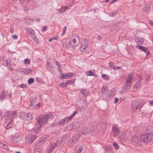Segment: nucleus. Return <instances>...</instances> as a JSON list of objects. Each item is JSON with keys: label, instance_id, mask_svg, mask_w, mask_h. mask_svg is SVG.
I'll list each match as a JSON object with an SVG mask.
<instances>
[{"label": "nucleus", "instance_id": "obj_1", "mask_svg": "<svg viewBox=\"0 0 153 153\" xmlns=\"http://www.w3.org/2000/svg\"><path fill=\"white\" fill-rule=\"evenodd\" d=\"M54 117V116L51 114L44 115L42 117H38L37 120L40 127H41L44 124L47 123L48 120L50 119H51L53 118Z\"/></svg>", "mask_w": 153, "mask_h": 153}, {"label": "nucleus", "instance_id": "obj_2", "mask_svg": "<svg viewBox=\"0 0 153 153\" xmlns=\"http://www.w3.org/2000/svg\"><path fill=\"white\" fill-rule=\"evenodd\" d=\"M140 140L143 143H147L153 140V133H144L140 135Z\"/></svg>", "mask_w": 153, "mask_h": 153}, {"label": "nucleus", "instance_id": "obj_3", "mask_svg": "<svg viewBox=\"0 0 153 153\" xmlns=\"http://www.w3.org/2000/svg\"><path fill=\"white\" fill-rule=\"evenodd\" d=\"M131 107L133 111L135 112H140L141 108V105L138 100H133L131 103Z\"/></svg>", "mask_w": 153, "mask_h": 153}, {"label": "nucleus", "instance_id": "obj_4", "mask_svg": "<svg viewBox=\"0 0 153 153\" xmlns=\"http://www.w3.org/2000/svg\"><path fill=\"white\" fill-rule=\"evenodd\" d=\"M77 111H75L73 113L71 116H70L69 117H66L64 119L59 120V125L60 126H62L64 125L66 122L72 119L74 116L77 114Z\"/></svg>", "mask_w": 153, "mask_h": 153}, {"label": "nucleus", "instance_id": "obj_5", "mask_svg": "<svg viewBox=\"0 0 153 153\" xmlns=\"http://www.w3.org/2000/svg\"><path fill=\"white\" fill-rule=\"evenodd\" d=\"M10 138L11 141L14 143H18L22 139L21 136L18 134H16L14 136H11Z\"/></svg>", "mask_w": 153, "mask_h": 153}, {"label": "nucleus", "instance_id": "obj_6", "mask_svg": "<svg viewBox=\"0 0 153 153\" xmlns=\"http://www.w3.org/2000/svg\"><path fill=\"white\" fill-rule=\"evenodd\" d=\"M58 142H56L55 143H52L48 147L47 150V153H50L57 146V143Z\"/></svg>", "mask_w": 153, "mask_h": 153}, {"label": "nucleus", "instance_id": "obj_7", "mask_svg": "<svg viewBox=\"0 0 153 153\" xmlns=\"http://www.w3.org/2000/svg\"><path fill=\"white\" fill-rule=\"evenodd\" d=\"M58 142H56L55 143H52L48 147L47 150V153H50L57 146V143Z\"/></svg>", "mask_w": 153, "mask_h": 153}, {"label": "nucleus", "instance_id": "obj_8", "mask_svg": "<svg viewBox=\"0 0 153 153\" xmlns=\"http://www.w3.org/2000/svg\"><path fill=\"white\" fill-rule=\"evenodd\" d=\"M79 138V135L77 134L75 135L70 140L69 144L71 146L74 145Z\"/></svg>", "mask_w": 153, "mask_h": 153}, {"label": "nucleus", "instance_id": "obj_9", "mask_svg": "<svg viewBox=\"0 0 153 153\" xmlns=\"http://www.w3.org/2000/svg\"><path fill=\"white\" fill-rule=\"evenodd\" d=\"M131 83L126 81L122 87L123 91L125 92L128 91L131 88Z\"/></svg>", "mask_w": 153, "mask_h": 153}, {"label": "nucleus", "instance_id": "obj_10", "mask_svg": "<svg viewBox=\"0 0 153 153\" xmlns=\"http://www.w3.org/2000/svg\"><path fill=\"white\" fill-rule=\"evenodd\" d=\"M115 95V88H112L111 91L110 93L106 95V98L109 99L113 97Z\"/></svg>", "mask_w": 153, "mask_h": 153}, {"label": "nucleus", "instance_id": "obj_11", "mask_svg": "<svg viewBox=\"0 0 153 153\" xmlns=\"http://www.w3.org/2000/svg\"><path fill=\"white\" fill-rule=\"evenodd\" d=\"M26 30L27 32L30 34L32 38H35V33L32 28L30 27H27L26 29Z\"/></svg>", "mask_w": 153, "mask_h": 153}, {"label": "nucleus", "instance_id": "obj_12", "mask_svg": "<svg viewBox=\"0 0 153 153\" xmlns=\"http://www.w3.org/2000/svg\"><path fill=\"white\" fill-rule=\"evenodd\" d=\"M16 114V111H14L12 112H9L6 115L7 118H10L11 120L14 118L15 115Z\"/></svg>", "mask_w": 153, "mask_h": 153}, {"label": "nucleus", "instance_id": "obj_13", "mask_svg": "<svg viewBox=\"0 0 153 153\" xmlns=\"http://www.w3.org/2000/svg\"><path fill=\"white\" fill-rule=\"evenodd\" d=\"M74 74L73 73H68L63 74L62 75V77L64 79H68L73 76Z\"/></svg>", "mask_w": 153, "mask_h": 153}, {"label": "nucleus", "instance_id": "obj_14", "mask_svg": "<svg viewBox=\"0 0 153 153\" xmlns=\"http://www.w3.org/2000/svg\"><path fill=\"white\" fill-rule=\"evenodd\" d=\"M11 62V59H8L3 62V65L5 66L9 67L10 68H11V66L10 65Z\"/></svg>", "mask_w": 153, "mask_h": 153}, {"label": "nucleus", "instance_id": "obj_15", "mask_svg": "<svg viewBox=\"0 0 153 153\" xmlns=\"http://www.w3.org/2000/svg\"><path fill=\"white\" fill-rule=\"evenodd\" d=\"M133 74L132 73H131L128 75L126 81L131 83V80L133 79Z\"/></svg>", "mask_w": 153, "mask_h": 153}, {"label": "nucleus", "instance_id": "obj_16", "mask_svg": "<svg viewBox=\"0 0 153 153\" xmlns=\"http://www.w3.org/2000/svg\"><path fill=\"white\" fill-rule=\"evenodd\" d=\"M36 136L33 134H30L28 136V138L29 141V144L32 143L36 138Z\"/></svg>", "mask_w": 153, "mask_h": 153}, {"label": "nucleus", "instance_id": "obj_17", "mask_svg": "<svg viewBox=\"0 0 153 153\" xmlns=\"http://www.w3.org/2000/svg\"><path fill=\"white\" fill-rule=\"evenodd\" d=\"M141 84V82L140 81H138L136 82L134 85V91H136L138 88L140 87Z\"/></svg>", "mask_w": 153, "mask_h": 153}, {"label": "nucleus", "instance_id": "obj_18", "mask_svg": "<svg viewBox=\"0 0 153 153\" xmlns=\"http://www.w3.org/2000/svg\"><path fill=\"white\" fill-rule=\"evenodd\" d=\"M108 90V88L106 85H104L101 89L102 94L104 95Z\"/></svg>", "mask_w": 153, "mask_h": 153}, {"label": "nucleus", "instance_id": "obj_19", "mask_svg": "<svg viewBox=\"0 0 153 153\" xmlns=\"http://www.w3.org/2000/svg\"><path fill=\"white\" fill-rule=\"evenodd\" d=\"M27 114L25 113L22 112L20 113L19 116L22 119L25 120H27Z\"/></svg>", "mask_w": 153, "mask_h": 153}, {"label": "nucleus", "instance_id": "obj_20", "mask_svg": "<svg viewBox=\"0 0 153 153\" xmlns=\"http://www.w3.org/2000/svg\"><path fill=\"white\" fill-rule=\"evenodd\" d=\"M76 127V125L75 123H70L68 126L67 127V129L68 130H71L72 129H74Z\"/></svg>", "mask_w": 153, "mask_h": 153}, {"label": "nucleus", "instance_id": "obj_21", "mask_svg": "<svg viewBox=\"0 0 153 153\" xmlns=\"http://www.w3.org/2000/svg\"><path fill=\"white\" fill-rule=\"evenodd\" d=\"M135 40L136 42L139 44H141L143 42V38H139L138 37L135 38Z\"/></svg>", "mask_w": 153, "mask_h": 153}, {"label": "nucleus", "instance_id": "obj_22", "mask_svg": "<svg viewBox=\"0 0 153 153\" xmlns=\"http://www.w3.org/2000/svg\"><path fill=\"white\" fill-rule=\"evenodd\" d=\"M6 95V92L4 91H3L1 92L0 93V101L4 100Z\"/></svg>", "mask_w": 153, "mask_h": 153}, {"label": "nucleus", "instance_id": "obj_23", "mask_svg": "<svg viewBox=\"0 0 153 153\" xmlns=\"http://www.w3.org/2000/svg\"><path fill=\"white\" fill-rule=\"evenodd\" d=\"M131 141L136 143H137L139 140L138 138L135 136L131 137Z\"/></svg>", "mask_w": 153, "mask_h": 153}, {"label": "nucleus", "instance_id": "obj_24", "mask_svg": "<svg viewBox=\"0 0 153 153\" xmlns=\"http://www.w3.org/2000/svg\"><path fill=\"white\" fill-rule=\"evenodd\" d=\"M88 45L87 43H85L82 45L80 48V50L81 52L83 51H84L86 50V49L88 48Z\"/></svg>", "mask_w": 153, "mask_h": 153}, {"label": "nucleus", "instance_id": "obj_25", "mask_svg": "<svg viewBox=\"0 0 153 153\" xmlns=\"http://www.w3.org/2000/svg\"><path fill=\"white\" fill-rule=\"evenodd\" d=\"M36 98H31L30 101L31 103V105L32 106H34L36 103Z\"/></svg>", "mask_w": 153, "mask_h": 153}, {"label": "nucleus", "instance_id": "obj_26", "mask_svg": "<svg viewBox=\"0 0 153 153\" xmlns=\"http://www.w3.org/2000/svg\"><path fill=\"white\" fill-rule=\"evenodd\" d=\"M150 7L149 4L146 5L143 9V11L148 12L150 10Z\"/></svg>", "mask_w": 153, "mask_h": 153}, {"label": "nucleus", "instance_id": "obj_27", "mask_svg": "<svg viewBox=\"0 0 153 153\" xmlns=\"http://www.w3.org/2000/svg\"><path fill=\"white\" fill-rule=\"evenodd\" d=\"M68 8V7L67 6L62 7L59 9L60 12L61 13H64Z\"/></svg>", "mask_w": 153, "mask_h": 153}, {"label": "nucleus", "instance_id": "obj_28", "mask_svg": "<svg viewBox=\"0 0 153 153\" xmlns=\"http://www.w3.org/2000/svg\"><path fill=\"white\" fill-rule=\"evenodd\" d=\"M13 120H11V121L9 122L7 126L5 127V128L7 130L9 129L13 126Z\"/></svg>", "mask_w": 153, "mask_h": 153}, {"label": "nucleus", "instance_id": "obj_29", "mask_svg": "<svg viewBox=\"0 0 153 153\" xmlns=\"http://www.w3.org/2000/svg\"><path fill=\"white\" fill-rule=\"evenodd\" d=\"M33 153H42V152L41 149L37 147L35 149Z\"/></svg>", "mask_w": 153, "mask_h": 153}, {"label": "nucleus", "instance_id": "obj_30", "mask_svg": "<svg viewBox=\"0 0 153 153\" xmlns=\"http://www.w3.org/2000/svg\"><path fill=\"white\" fill-rule=\"evenodd\" d=\"M27 120H31L33 117V114L31 113H29L27 114Z\"/></svg>", "mask_w": 153, "mask_h": 153}, {"label": "nucleus", "instance_id": "obj_31", "mask_svg": "<svg viewBox=\"0 0 153 153\" xmlns=\"http://www.w3.org/2000/svg\"><path fill=\"white\" fill-rule=\"evenodd\" d=\"M81 92L83 95L85 96H87L88 95V91L84 89H81Z\"/></svg>", "mask_w": 153, "mask_h": 153}, {"label": "nucleus", "instance_id": "obj_32", "mask_svg": "<svg viewBox=\"0 0 153 153\" xmlns=\"http://www.w3.org/2000/svg\"><path fill=\"white\" fill-rule=\"evenodd\" d=\"M0 146L6 150L8 149V147L7 145L1 142H0Z\"/></svg>", "mask_w": 153, "mask_h": 153}, {"label": "nucleus", "instance_id": "obj_33", "mask_svg": "<svg viewBox=\"0 0 153 153\" xmlns=\"http://www.w3.org/2000/svg\"><path fill=\"white\" fill-rule=\"evenodd\" d=\"M102 76L104 79L107 80H108L109 79V76L105 74H102Z\"/></svg>", "mask_w": 153, "mask_h": 153}, {"label": "nucleus", "instance_id": "obj_34", "mask_svg": "<svg viewBox=\"0 0 153 153\" xmlns=\"http://www.w3.org/2000/svg\"><path fill=\"white\" fill-rule=\"evenodd\" d=\"M83 149V148L82 146H80L78 149L76 150V153H81Z\"/></svg>", "mask_w": 153, "mask_h": 153}, {"label": "nucleus", "instance_id": "obj_35", "mask_svg": "<svg viewBox=\"0 0 153 153\" xmlns=\"http://www.w3.org/2000/svg\"><path fill=\"white\" fill-rule=\"evenodd\" d=\"M56 65L58 66V70L60 71L61 69V64L57 61H56Z\"/></svg>", "mask_w": 153, "mask_h": 153}, {"label": "nucleus", "instance_id": "obj_36", "mask_svg": "<svg viewBox=\"0 0 153 153\" xmlns=\"http://www.w3.org/2000/svg\"><path fill=\"white\" fill-rule=\"evenodd\" d=\"M141 50L145 52V53H148L146 56H147L148 55V53H149V51L146 47H144V49L143 48H141Z\"/></svg>", "mask_w": 153, "mask_h": 153}, {"label": "nucleus", "instance_id": "obj_37", "mask_svg": "<svg viewBox=\"0 0 153 153\" xmlns=\"http://www.w3.org/2000/svg\"><path fill=\"white\" fill-rule=\"evenodd\" d=\"M34 82V79L33 78H30L29 79L28 81V83L29 84H30L33 83Z\"/></svg>", "mask_w": 153, "mask_h": 153}, {"label": "nucleus", "instance_id": "obj_38", "mask_svg": "<svg viewBox=\"0 0 153 153\" xmlns=\"http://www.w3.org/2000/svg\"><path fill=\"white\" fill-rule=\"evenodd\" d=\"M68 44L70 45L73 48H74L75 46H76L77 45H73L72 43L71 42V40L70 39L69 42Z\"/></svg>", "mask_w": 153, "mask_h": 153}, {"label": "nucleus", "instance_id": "obj_39", "mask_svg": "<svg viewBox=\"0 0 153 153\" xmlns=\"http://www.w3.org/2000/svg\"><path fill=\"white\" fill-rule=\"evenodd\" d=\"M74 83V81L72 80H68L66 82V84L67 86L68 85H69L70 84H72Z\"/></svg>", "mask_w": 153, "mask_h": 153}, {"label": "nucleus", "instance_id": "obj_40", "mask_svg": "<svg viewBox=\"0 0 153 153\" xmlns=\"http://www.w3.org/2000/svg\"><path fill=\"white\" fill-rule=\"evenodd\" d=\"M120 133V131L117 128L115 127V136L118 135Z\"/></svg>", "mask_w": 153, "mask_h": 153}, {"label": "nucleus", "instance_id": "obj_41", "mask_svg": "<svg viewBox=\"0 0 153 153\" xmlns=\"http://www.w3.org/2000/svg\"><path fill=\"white\" fill-rule=\"evenodd\" d=\"M28 0H20V3L21 4H26Z\"/></svg>", "mask_w": 153, "mask_h": 153}, {"label": "nucleus", "instance_id": "obj_42", "mask_svg": "<svg viewBox=\"0 0 153 153\" xmlns=\"http://www.w3.org/2000/svg\"><path fill=\"white\" fill-rule=\"evenodd\" d=\"M68 137L66 135L63 136L61 140L62 142L65 141L67 139Z\"/></svg>", "mask_w": 153, "mask_h": 153}, {"label": "nucleus", "instance_id": "obj_43", "mask_svg": "<svg viewBox=\"0 0 153 153\" xmlns=\"http://www.w3.org/2000/svg\"><path fill=\"white\" fill-rule=\"evenodd\" d=\"M59 86H62L63 87H65L67 86L66 82L64 83V82H60V83Z\"/></svg>", "mask_w": 153, "mask_h": 153}, {"label": "nucleus", "instance_id": "obj_44", "mask_svg": "<svg viewBox=\"0 0 153 153\" xmlns=\"http://www.w3.org/2000/svg\"><path fill=\"white\" fill-rule=\"evenodd\" d=\"M86 74L87 76H93V73H92V72L91 71H89L86 72Z\"/></svg>", "mask_w": 153, "mask_h": 153}, {"label": "nucleus", "instance_id": "obj_45", "mask_svg": "<svg viewBox=\"0 0 153 153\" xmlns=\"http://www.w3.org/2000/svg\"><path fill=\"white\" fill-rule=\"evenodd\" d=\"M82 133L84 135L87 134H88V130H87V129H85L82 131Z\"/></svg>", "mask_w": 153, "mask_h": 153}, {"label": "nucleus", "instance_id": "obj_46", "mask_svg": "<svg viewBox=\"0 0 153 153\" xmlns=\"http://www.w3.org/2000/svg\"><path fill=\"white\" fill-rule=\"evenodd\" d=\"M105 151H107L108 152H111V150L109 147H106L105 148Z\"/></svg>", "mask_w": 153, "mask_h": 153}, {"label": "nucleus", "instance_id": "obj_47", "mask_svg": "<svg viewBox=\"0 0 153 153\" xmlns=\"http://www.w3.org/2000/svg\"><path fill=\"white\" fill-rule=\"evenodd\" d=\"M24 62L25 63L29 64L30 63V60L29 59H25Z\"/></svg>", "mask_w": 153, "mask_h": 153}, {"label": "nucleus", "instance_id": "obj_48", "mask_svg": "<svg viewBox=\"0 0 153 153\" xmlns=\"http://www.w3.org/2000/svg\"><path fill=\"white\" fill-rule=\"evenodd\" d=\"M67 27L65 26L64 27L63 30V32L62 34V35L63 36L65 33L66 30V29Z\"/></svg>", "mask_w": 153, "mask_h": 153}, {"label": "nucleus", "instance_id": "obj_49", "mask_svg": "<svg viewBox=\"0 0 153 153\" xmlns=\"http://www.w3.org/2000/svg\"><path fill=\"white\" fill-rule=\"evenodd\" d=\"M136 47L137 48L139 49L140 50L141 49V48H143V49L144 48V47L142 46L141 45H137L136 46Z\"/></svg>", "mask_w": 153, "mask_h": 153}, {"label": "nucleus", "instance_id": "obj_50", "mask_svg": "<svg viewBox=\"0 0 153 153\" xmlns=\"http://www.w3.org/2000/svg\"><path fill=\"white\" fill-rule=\"evenodd\" d=\"M19 87L22 88H25L26 87V85L24 84H22L19 85Z\"/></svg>", "mask_w": 153, "mask_h": 153}, {"label": "nucleus", "instance_id": "obj_51", "mask_svg": "<svg viewBox=\"0 0 153 153\" xmlns=\"http://www.w3.org/2000/svg\"><path fill=\"white\" fill-rule=\"evenodd\" d=\"M109 64L110 66L112 68H114V65L113 63H112L111 62H110Z\"/></svg>", "mask_w": 153, "mask_h": 153}, {"label": "nucleus", "instance_id": "obj_52", "mask_svg": "<svg viewBox=\"0 0 153 153\" xmlns=\"http://www.w3.org/2000/svg\"><path fill=\"white\" fill-rule=\"evenodd\" d=\"M87 130H88V134L91 133L93 131V129H91L90 128H88L87 129Z\"/></svg>", "mask_w": 153, "mask_h": 153}, {"label": "nucleus", "instance_id": "obj_53", "mask_svg": "<svg viewBox=\"0 0 153 153\" xmlns=\"http://www.w3.org/2000/svg\"><path fill=\"white\" fill-rule=\"evenodd\" d=\"M47 27L46 26H44L43 27L42 30V32H44V31H46L47 30Z\"/></svg>", "mask_w": 153, "mask_h": 153}, {"label": "nucleus", "instance_id": "obj_54", "mask_svg": "<svg viewBox=\"0 0 153 153\" xmlns=\"http://www.w3.org/2000/svg\"><path fill=\"white\" fill-rule=\"evenodd\" d=\"M75 37L76 38V39H77L79 41V42H80L79 36L78 34H76L75 35Z\"/></svg>", "mask_w": 153, "mask_h": 153}, {"label": "nucleus", "instance_id": "obj_55", "mask_svg": "<svg viewBox=\"0 0 153 153\" xmlns=\"http://www.w3.org/2000/svg\"><path fill=\"white\" fill-rule=\"evenodd\" d=\"M24 71H26V72H27L29 71H32V70L31 69H27V68L24 69Z\"/></svg>", "mask_w": 153, "mask_h": 153}, {"label": "nucleus", "instance_id": "obj_56", "mask_svg": "<svg viewBox=\"0 0 153 153\" xmlns=\"http://www.w3.org/2000/svg\"><path fill=\"white\" fill-rule=\"evenodd\" d=\"M12 37L13 39H16L17 38H18V37H17V36L16 35H13V36H12Z\"/></svg>", "mask_w": 153, "mask_h": 153}, {"label": "nucleus", "instance_id": "obj_57", "mask_svg": "<svg viewBox=\"0 0 153 153\" xmlns=\"http://www.w3.org/2000/svg\"><path fill=\"white\" fill-rule=\"evenodd\" d=\"M119 146L118 145L117 143H115V149H117L119 148Z\"/></svg>", "mask_w": 153, "mask_h": 153}, {"label": "nucleus", "instance_id": "obj_58", "mask_svg": "<svg viewBox=\"0 0 153 153\" xmlns=\"http://www.w3.org/2000/svg\"><path fill=\"white\" fill-rule=\"evenodd\" d=\"M33 39H34V41L36 42H39V41H38V39H37V38L36 37L35 35V38H33Z\"/></svg>", "mask_w": 153, "mask_h": 153}, {"label": "nucleus", "instance_id": "obj_59", "mask_svg": "<svg viewBox=\"0 0 153 153\" xmlns=\"http://www.w3.org/2000/svg\"><path fill=\"white\" fill-rule=\"evenodd\" d=\"M125 133L124 132H122L121 133V135L123 137V138H125L124 137V135H125Z\"/></svg>", "mask_w": 153, "mask_h": 153}, {"label": "nucleus", "instance_id": "obj_60", "mask_svg": "<svg viewBox=\"0 0 153 153\" xmlns=\"http://www.w3.org/2000/svg\"><path fill=\"white\" fill-rule=\"evenodd\" d=\"M73 43L75 44L76 42V40L75 39H74L73 40Z\"/></svg>", "mask_w": 153, "mask_h": 153}, {"label": "nucleus", "instance_id": "obj_61", "mask_svg": "<svg viewBox=\"0 0 153 153\" xmlns=\"http://www.w3.org/2000/svg\"><path fill=\"white\" fill-rule=\"evenodd\" d=\"M114 13L113 12H111L110 13V16H113Z\"/></svg>", "mask_w": 153, "mask_h": 153}, {"label": "nucleus", "instance_id": "obj_62", "mask_svg": "<svg viewBox=\"0 0 153 153\" xmlns=\"http://www.w3.org/2000/svg\"><path fill=\"white\" fill-rule=\"evenodd\" d=\"M149 103L150 105H153V100L149 101Z\"/></svg>", "mask_w": 153, "mask_h": 153}, {"label": "nucleus", "instance_id": "obj_63", "mask_svg": "<svg viewBox=\"0 0 153 153\" xmlns=\"http://www.w3.org/2000/svg\"><path fill=\"white\" fill-rule=\"evenodd\" d=\"M97 39L98 40H100V39H101V37L100 36H99L97 37Z\"/></svg>", "mask_w": 153, "mask_h": 153}, {"label": "nucleus", "instance_id": "obj_64", "mask_svg": "<svg viewBox=\"0 0 153 153\" xmlns=\"http://www.w3.org/2000/svg\"><path fill=\"white\" fill-rule=\"evenodd\" d=\"M54 39L53 38H51L49 40V42H51Z\"/></svg>", "mask_w": 153, "mask_h": 153}]
</instances>
